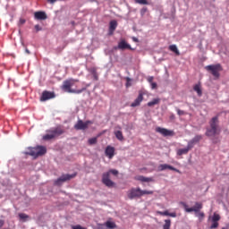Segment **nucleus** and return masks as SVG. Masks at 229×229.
Wrapping results in <instances>:
<instances>
[{
	"label": "nucleus",
	"instance_id": "1",
	"mask_svg": "<svg viewBox=\"0 0 229 229\" xmlns=\"http://www.w3.org/2000/svg\"><path fill=\"white\" fill-rule=\"evenodd\" d=\"M80 81L79 80L75 79H67L64 81L63 85L61 86L62 90L64 92H68L69 94H81V92H85L87 90V88H82L81 89H72L76 83Z\"/></svg>",
	"mask_w": 229,
	"mask_h": 229
},
{
	"label": "nucleus",
	"instance_id": "2",
	"mask_svg": "<svg viewBox=\"0 0 229 229\" xmlns=\"http://www.w3.org/2000/svg\"><path fill=\"white\" fill-rule=\"evenodd\" d=\"M221 133V128H219V117L214 116L209 121V127L207 128L206 136L207 137H216Z\"/></svg>",
	"mask_w": 229,
	"mask_h": 229
},
{
	"label": "nucleus",
	"instance_id": "3",
	"mask_svg": "<svg viewBox=\"0 0 229 229\" xmlns=\"http://www.w3.org/2000/svg\"><path fill=\"white\" fill-rule=\"evenodd\" d=\"M47 153V149L44 146H37L34 148L29 147L28 151L24 152V155H30V157H34L37 158L38 157H42V155H46Z\"/></svg>",
	"mask_w": 229,
	"mask_h": 229
},
{
	"label": "nucleus",
	"instance_id": "4",
	"mask_svg": "<svg viewBox=\"0 0 229 229\" xmlns=\"http://www.w3.org/2000/svg\"><path fill=\"white\" fill-rule=\"evenodd\" d=\"M64 133H65V131L62 127L50 129L47 131V133L43 136V140H53V139H56V137H60V135H64Z\"/></svg>",
	"mask_w": 229,
	"mask_h": 229
},
{
	"label": "nucleus",
	"instance_id": "5",
	"mask_svg": "<svg viewBox=\"0 0 229 229\" xmlns=\"http://www.w3.org/2000/svg\"><path fill=\"white\" fill-rule=\"evenodd\" d=\"M145 194H153V191L141 190L140 188H131L128 191L127 196L129 199H135V198H141Z\"/></svg>",
	"mask_w": 229,
	"mask_h": 229
},
{
	"label": "nucleus",
	"instance_id": "6",
	"mask_svg": "<svg viewBox=\"0 0 229 229\" xmlns=\"http://www.w3.org/2000/svg\"><path fill=\"white\" fill-rule=\"evenodd\" d=\"M206 71H208L209 72H211V74L214 76V78H216V80H219V76H221V74L219 72H221V71H223V66H221V64H211V65H208L205 67Z\"/></svg>",
	"mask_w": 229,
	"mask_h": 229
},
{
	"label": "nucleus",
	"instance_id": "7",
	"mask_svg": "<svg viewBox=\"0 0 229 229\" xmlns=\"http://www.w3.org/2000/svg\"><path fill=\"white\" fill-rule=\"evenodd\" d=\"M180 205H182L185 210V212L191 213V212H195V214H198L200 212L201 208H203V203L201 202H195V205L193 208H189L187 203L181 201Z\"/></svg>",
	"mask_w": 229,
	"mask_h": 229
},
{
	"label": "nucleus",
	"instance_id": "8",
	"mask_svg": "<svg viewBox=\"0 0 229 229\" xmlns=\"http://www.w3.org/2000/svg\"><path fill=\"white\" fill-rule=\"evenodd\" d=\"M89 124H92V122L89 120L86 122L82 120H78V122L74 125V128L76 130H87V128H89Z\"/></svg>",
	"mask_w": 229,
	"mask_h": 229
},
{
	"label": "nucleus",
	"instance_id": "9",
	"mask_svg": "<svg viewBox=\"0 0 229 229\" xmlns=\"http://www.w3.org/2000/svg\"><path fill=\"white\" fill-rule=\"evenodd\" d=\"M76 177V174H63L59 177L55 182V185H60V183H64V182H69V180H72V178Z\"/></svg>",
	"mask_w": 229,
	"mask_h": 229
},
{
	"label": "nucleus",
	"instance_id": "10",
	"mask_svg": "<svg viewBox=\"0 0 229 229\" xmlns=\"http://www.w3.org/2000/svg\"><path fill=\"white\" fill-rule=\"evenodd\" d=\"M156 131L163 135V137H173L174 135V131L162 127H157Z\"/></svg>",
	"mask_w": 229,
	"mask_h": 229
},
{
	"label": "nucleus",
	"instance_id": "11",
	"mask_svg": "<svg viewBox=\"0 0 229 229\" xmlns=\"http://www.w3.org/2000/svg\"><path fill=\"white\" fill-rule=\"evenodd\" d=\"M102 183L106 187H114V182L110 180V173H105L102 175Z\"/></svg>",
	"mask_w": 229,
	"mask_h": 229
},
{
	"label": "nucleus",
	"instance_id": "12",
	"mask_svg": "<svg viewBox=\"0 0 229 229\" xmlns=\"http://www.w3.org/2000/svg\"><path fill=\"white\" fill-rule=\"evenodd\" d=\"M142 101H144V92L140 91L138 98L131 104V106L132 108H135V106H140Z\"/></svg>",
	"mask_w": 229,
	"mask_h": 229
},
{
	"label": "nucleus",
	"instance_id": "13",
	"mask_svg": "<svg viewBox=\"0 0 229 229\" xmlns=\"http://www.w3.org/2000/svg\"><path fill=\"white\" fill-rule=\"evenodd\" d=\"M34 19L36 21H46L47 14L44 11H38L34 13Z\"/></svg>",
	"mask_w": 229,
	"mask_h": 229
},
{
	"label": "nucleus",
	"instance_id": "14",
	"mask_svg": "<svg viewBox=\"0 0 229 229\" xmlns=\"http://www.w3.org/2000/svg\"><path fill=\"white\" fill-rule=\"evenodd\" d=\"M165 169H170V171H174L175 173H179V174H182V172H180V170L174 168V166L167 165V164H164V165H160L158 166V171H165Z\"/></svg>",
	"mask_w": 229,
	"mask_h": 229
},
{
	"label": "nucleus",
	"instance_id": "15",
	"mask_svg": "<svg viewBox=\"0 0 229 229\" xmlns=\"http://www.w3.org/2000/svg\"><path fill=\"white\" fill-rule=\"evenodd\" d=\"M55 93L51 91H43L41 96V101H47V99H53Z\"/></svg>",
	"mask_w": 229,
	"mask_h": 229
},
{
	"label": "nucleus",
	"instance_id": "16",
	"mask_svg": "<svg viewBox=\"0 0 229 229\" xmlns=\"http://www.w3.org/2000/svg\"><path fill=\"white\" fill-rule=\"evenodd\" d=\"M106 156L108 157L110 159L114 158V156L115 155V148L111 146H107L106 148Z\"/></svg>",
	"mask_w": 229,
	"mask_h": 229
},
{
	"label": "nucleus",
	"instance_id": "17",
	"mask_svg": "<svg viewBox=\"0 0 229 229\" xmlns=\"http://www.w3.org/2000/svg\"><path fill=\"white\" fill-rule=\"evenodd\" d=\"M201 139H203V137L201 135H197L195 136L191 140H190L188 142L189 144V148H194L195 144H198V142H199V140H201Z\"/></svg>",
	"mask_w": 229,
	"mask_h": 229
},
{
	"label": "nucleus",
	"instance_id": "18",
	"mask_svg": "<svg viewBox=\"0 0 229 229\" xmlns=\"http://www.w3.org/2000/svg\"><path fill=\"white\" fill-rule=\"evenodd\" d=\"M118 49H131V46H130V44H128L126 42V40L122 39L119 43H118Z\"/></svg>",
	"mask_w": 229,
	"mask_h": 229
},
{
	"label": "nucleus",
	"instance_id": "19",
	"mask_svg": "<svg viewBox=\"0 0 229 229\" xmlns=\"http://www.w3.org/2000/svg\"><path fill=\"white\" fill-rule=\"evenodd\" d=\"M117 29V21L113 20L109 23V34L114 35V30Z\"/></svg>",
	"mask_w": 229,
	"mask_h": 229
},
{
	"label": "nucleus",
	"instance_id": "20",
	"mask_svg": "<svg viewBox=\"0 0 229 229\" xmlns=\"http://www.w3.org/2000/svg\"><path fill=\"white\" fill-rule=\"evenodd\" d=\"M191 149H192V148L189 147V143H188V145L185 148H179L177 150V155L179 157H182V155H187V153H189V151H191Z\"/></svg>",
	"mask_w": 229,
	"mask_h": 229
},
{
	"label": "nucleus",
	"instance_id": "21",
	"mask_svg": "<svg viewBox=\"0 0 229 229\" xmlns=\"http://www.w3.org/2000/svg\"><path fill=\"white\" fill-rule=\"evenodd\" d=\"M135 180H138L139 182H153V178L144 177L143 175H139L135 177Z\"/></svg>",
	"mask_w": 229,
	"mask_h": 229
},
{
	"label": "nucleus",
	"instance_id": "22",
	"mask_svg": "<svg viewBox=\"0 0 229 229\" xmlns=\"http://www.w3.org/2000/svg\"><path fill=\"white\" fill-rule=\"evenodd\" d=\"M114 134L116 137L117 140H120V142H123V140H124V136L123 135V131H114Z\"/></svg>",
	"mask_w": 229,
	"mask_h": 229
},
{
	"label": "nucleus",
	"instance_id": "23",
	"mask_svg": "<svg viewBox=\"0 0 229 229\" xmlns=\"http://www.w3.org/2000/svg\"><path fill=\"white\" fill-rule=\"evenodd\" d=\"M169 50L174 53L177 56H180V50H178V47H176V45L169 46Z\"/></svg>",
	"mask_w": 229,
	"mask_h": 229
},
{
	"label": "nucleus",
	"instance_id": "24",
	"mask_svg": "<svg viewBox=\"0 0 229 229\" xmlns=\"http://www.w3.org/2000/svg\"><path fill=\"white\" fill-rule=\"evenodd\" d=\"M105 225L106 226V228H109V229L117 228V225H115V223L112 221H106Z\"/></svg>",
	"mask_w": 229,
	"mask_h": 229
},
{
	"label": "nucleus",
	"instance_id": "25",
	"mask_svg": "<svg viewBox=\"0 0 229 229\" xmlns=\"http://www.w3.org/2000/svg\"><path fill=\"white\" fill-rule=\"evenodd\" d=\"M193 89L195 90V92H197L198 96H201L203 94V92L201 91V85L199 84H196L193 87Z\"/></svg>",
	"mask_w": 229,
	"mask_h": 229
},
{
	"label": "nucleus",
	"instance_id": "26",
	"mask_svg": "<svg viewBox=\"0 0 229 229\" xmlns=\"http://www.w3.org/2000/svg\"><path fill=\"white\" fill-rule=\"evenodd\" d=\"M160 103V98H154L152 101L148 102V106H155V105H158Z\"/></svg>",
	"mask_w": 229,
	"mask_h": 229
},
{
	"label": "nucleus",
	"instance_id": "27",
	"mask_svg": "<svg viewBox=\"0 0 229 229\" xmlns=\"http://www.w3.org/2000/svg\"><path fill=\"white\" fill-rule=\"evenodd\" d=\"M220 220H221V216H219V214L217 213H214L213 216L211 217V221H215L218 223V221Z\"/></svg>",
	"mask_w": 229,
	"mask_h": 229
},
{
	"label": "nucleus",
	"instance_id": "28",
	"mask_svg": "<svg viewBox=\"0 0 229 229\" xmlns=\"http://www.w3.org/2000/svg\"><path fill=\"white\" fill-rule=\"evenodd\" d=\"M163 229H171V219L165 220Z\"/></svg>",
	"mask_w": 229,
	"mask_h": 229
},
{
	"label": "nucleus",
	"instance_id": "29",
	"mask_svg": "<svg viewBox=\"0 0 229 229\" xmlns=\"http://www.w3.org/2000/svg\"><path fill=\"white\" fill-rule=\"evenodd\" d=\"M196 217L199 219V221H203L205 219V213L199 211V213H195Z\"/></svg>",
	"mask_w": 229,
	"mask_h": 229
},
{
	"label": "nucleus",
	"instance_id": "30",
	"mask_svg": "<svg viewBox=\"0 0 229 229\" xmlns=\"http://www.w3.org/2000/svg\"><path fill=\"white\" fill-rule=\"evenodd\" d=\"M88 143L89 144V146H94V144H98V137L90 138L88 140Z\"/></svg>",
	"mask_w": 229,
	"mask_h": 229
},
{
	"label": "nucleus",
	"instance_id": "31",
	"mask_svg": "<svg viewBox=\"0 0 229 229\" xmlns=\"http://www.w3.org/2000/svg\"><path fill=\"white\" fill-rule=\"evenodd\" d=\"M91 73H92V75L94 77V80H96V81H98V72H97L96 68H92L91 69Z\"/></svg>",
	"mask_w": 229,
	"mask_h": 229
},
{
	"label": "nucleus",
	"instance_id": "32",
	"mask_svg": "<svg viewBox=\"0 0 229 229\" xmlns=\"http://www.w3.org/2000/svg\"><path fill=\"white\" fill-rule=\"evenodd\" d=\"M19 217L20 219H22L23 221H26V219H29L30 218V216L24 214V213H20L19 214Z\"/></svg>",
	"mask_w": 229,
	"mask_h": 229
},
{
	"label": "nucleus",
	"instance_id": "33",
	"mask_svg": "<svg viewBox=\"0 0 229 229\" xmlns=\"http://www.w3.org/2000/svg\"><path fill=\"white\" fill-rule=\"evenodd\" d=\"M219 227V222L212 221V225H210V229H216Z\"/></svg>",
	"mask_w": 229,
	"mask_h": 229
},
{
	"label": "nucleus",
	"instance_id": "34",
	"mask_svg": "<svg viewBox=\"0 0 229 229\" xmlns=\"http://www.w3.org/2000/svg\"><path fill=\"white\" fill-rule=\"evenodd\" d=\"M135 3H137L138 4H149V3H148V0H135Z\"/></svg>",
	"mask_w": 229,
	"mask_h": 229
},
{
	"label": "nucleus",
	"instance_id": "35",
	"mask_svg": "<svg viewBox=\"0 0 229 229\" xmlns=\"http://www.w3.org/2000/svg\"><path fill=\"white\" fill-rule=\"evenodd\" d=\"M107 173H111L112 174H114V176H117V174H119V171L115 170V169H111L109 172Z\"/></svg>",
	"mask_w": 229,
	"mask_h": 229
},
{
	"label": "nucleus",
	"instance_id": "36",
	"mask_svg": "<svg viewBox=\"0 0 229 229\" xmlns=\"http://www.w3.org/2000/svg\"><path fill=\"white\" fill-rule=\"evenodd\" d=\"M157 214H159V216H169V211H159Z\"/></svg>",
	"mask_w": 229,
	"mask_h": 229
},
{
	"label": "nucleus",
	"instance_id": "37",
	"mask_svg": "<svg viewBox=\"0 0 229 229\" xmlns=\"http://www.w3.org/2000/svg\"><path fill=\"white\" fill-rule=\"evenodd\" d=\"M34 28H35V30H36L37 32L42 31V27H40V25H35Z\"/></svg>",
	"mask_w": 229,
	"mask_h": 229
},
{
	"label": "nucleus",
	"instance_id": "38",
	"mask_svg": "<svg viewBox=\"0 0 229 229\" xmlns=\"http://www.w3.org/2000/svg\"><path fill=\"white\" fill-rule=\"evenodd\" d=\"M177 114H178V115H185V111L177 109Z\"/></svg>",
	"mask_w": 229,
	"mask_h": 229
},
{
	"label": "nucleus",
	"instance_id": "39",
	"mask_svg": "<svg viewBox=\"0 0 229 229\" xmlns=\"http://www.w3.org/2000/svg\"><path fill=\"white\" fill-rule=\"evenodd\" d=\"M72 229H85V228L81 227V225H73Z\"/></svg>",
	"mask_w": 229,
	"mask_h": 229
},
{
	"label": "nucleus",
	"instance_id": "40",
	"mask_svg": "<svg viewBox=\"0 0 229 229\" xmlns=\"http://www.w3.org/2000/svg\"><path fill=\"white\" fill-rule=\"evenodd\" d=\"M168 216L169 217H176V213L175 212L168 213Z\"/></svg>",
	"mask_w": 229,
	"mask_h": 229
},
{
	"label": "nucleus",
	"instance_id": "41",
	"mask_svg": "<svg viewBox=\"0 0 229 229\" xmlns=\"http://www.w3.org/2000/svg\"><path fill=\"white\" fill-rule=\"evenodd\" d=\"M151 89H157V83L151 82Z\"/></svg>",
	"mask_w": 229,
	"mask_h": 229
},
{
	"label": "nucleus",
	"instance_id": "42",
	"mask_svg": "<svg viewBox=\"0 0 229 229\" xmlns=\"http://www.w3.org/2000/svg\"><path fill=\"white\" fill-rule=\"evenodd\" d=\"M153 80H154L153 77H149V78L148 79V83H153Z\"/></svg>",
	"mask_w": 229,
	"mask_h": 229
},
{
	"label": "nucleus",
	"instance_id": "43",
	"mask_svg": "<svg viewBox=\"0 0 229 229\" xmlns=\"http://www.w3.org/2000/svg\"><path fill=\"white\" fill-rule=\"evenodd\" d=\"M4 225V221L0 220V228H3Z\"/></svg>",
	"mask_w": 229,
	"mask_h": 229
},
{
	"label": "nucleus",
	"instance_id": "44",
	"mask_svg": "<svg viewBox=\"0 0 229 229\" xmlns=\"http://www.w3.org/2000/svg\"><path fill=\"white\" fill-rule=\"evenodd\" d=\"M146 12H148V8H143V9L141 10V13H146Z\"/></svg>",
	"mask_w": 229,
	"mask_h": 229
},
{
	"label": "nucleus",
	"instance_id": "45",
	"mask_svg": "<svg viewBox=\"0 0 229 229\" xmlns=\"http://www.w3.org/2000/svg\"><path fill=\"white\" fill-rule=\"evenodd\" d=\"M47 1H48V3H51V4L56 3V0H47Z\"/></svg>",
	"mask_w": 229,
	"mask_h": 229
},
{
	"label": "nucleus",
	"instance_id": "46",
	"mask_svg": "<svg viewBox=\"0 0 229 229\" xmlns=\"http://www.w3.org/2000/svg\"><path fill=\"white\" fill-rule=\"evenodd\" d=\"M20 22H21V24H24L26 22V20L21 19V20H20Z\"/></svg>",
	"mask_w": 229,
	"mask_h": 229
},
{
	"label": "nucleus",
	"instance_id": "47",
	"mask_svg": "<svg viewBox=\"0 0 229 229\" xmlns=\"http://www.w3.org/2000/svg\"><path fill=\"white\" fill-rule=\"evenodd\" d=\"M25 52L27 53V55H30V50L28 48L25 49Z\"/></svg>",
	"mask_w": 229,
	"mask_h": 229
},
{
	"label": "nucleus",
	"instance_id": "48",
	"mask_svg": "<svg viewBox=\"0 0 229 229\" xmlns=\"http://www.w3.org/2000/svg\"><path fill=\"white\" fill-rule=\"evenodd\" d=\"M134 42H139V39L137 38H133Z\"/></svg>",
	"mask_w": 229,
	"mask_h": 229
},
{
	"label": "nucleus",
	"instance_id": "49",
	"mask_svg": "<svg viewBox=\"0 0 229 229\" xmlns=\"http://www.w3.org/2000/svg\"><path fill=\"white\" fill-rule=\"evenodd\" d=\"M213 142H214L215 144L217 143V140L214 139V140H213Z\"/></svg>",
	"mask_w": 229,
	"mask_h": 229
},
{
	"label": "nucleus",
	"instance_id": "50",
	"mask_svg": "<svg viewBox=\"0 0 229 229\" xmlns=\"http://www.w3.org/2000/svg\"><path fill=\"white\" fill-rule=\"evenodd\" d=\"M222 229H228V227H223Z\"/></svg>",
	"mask_w": 229,
	"mask_h": 229
},
{
	"label": "nucleus",
	"instance_id": "51",
	"mask_svg": "<svg viewBox=\"0 0 229 229\" xmlns=\"http://www.w3.org/2000/svg\"><path fill=\"white\" fill-rule=\"evenodd\" d=\"M127 81H130V78H127Z\"/></svg>",
	"mask_w": 229,
	"mask_h": 229
},
{
	"label": "nucleus",
	"instance_id": "52",
	"mask_svg": "<svg viewBox=\"0 0 229 229\" xmlns=\"http://www.w3.org/2000/svg\"><path fill=\"white\" fill-rule=\"evenodd\" d=\"M72 24H74V21H72Z\"/></svg>",
	"mask_w": 229,
	"mask_h": 229
},
{
	"label": "nucleus",
	"instance_id": "53",
	"mask_svg": "<svg viewBox=\"0 0 229 229\" xmlns=\"http://www.w3.org/2000/svg\"><path fill=\"white\" fill-rule=\"evenodd\" d=\"M126 85H127V87H128L129 84L127 83Z\"/></svg>",
	"mask_w": 229,
	"mask_h": 229
}]
</instances>
